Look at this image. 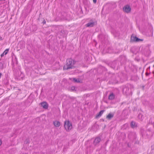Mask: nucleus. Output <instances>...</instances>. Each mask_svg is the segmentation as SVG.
<instances>
[{"label":"nucleus","mask_w":154,"mask_h":154,"mask_svg":"<svg viewBox=\"0 0 154 154\" xmlns=\"http://www.w3.org/2000/svg\"><path fill=\"white\" fill-rule=\"evenodd\" d=\"M76 62L75 60H72L71 58L68 59L66 60V64L63 67L64 70H68L69 69H74L75 66H74Z\"/></svg>","instance_id":"f257e3e1"},{"label":"nucleus","mask_w":154,"mask_h":154,"mask_svg":"<svg viewBox=\"0 0 154 154\" xmlns=\"http://www.w3.org/2000/svg\"><path fill=\"white\" fill-rule=\"evenodd\" d=\"M123 93L126 95H128L132 94L131 89V85L128 84L125 86L123 89Z\"/></svg>","instance_id":"f03ea898"},{"label":"nucleus","mask_w":154,"mask_h":154,"mask_svg":"<svg viewBox=\"0 0 154 154\" xmlns=\"http://www.w3.org/2000/svg\"><path fill=\"white\" fill-rule=\"evenodd\" d=\"M64 126L65 129L68 131H69L72 128V123L69 120H66L64 122Z\"/></svg>","instance_id":"7ed1b4c3"},{"label":"nucleus","mask_w":154,"mask_h":154,"mask_svg":"<svg viewBox=\"0 0 154 154\" xmlns=\"http://www.w3.org/2000/svg\"><path fill=\"white\" fill-rule=\"evenodd\" d=\"M123 10L126 13H129L131 11V8L129 5H127L124 6L123 8Z\"/></svg>","instance_id":"20e7f679"},{"label":"nucleus","mask_w":154,"mask_h":154,"mask_svg":"<svg viewBox=\"0 0 154 154\" xmlns=\"http://www.w3.org/2000/svg\"><path fill=\"white\" fill-rule=\"evenodd\" d=\"M98 37L101 41L103 42L106 38V36L104 34H101L98 35Z\"/></svg>","instance_id":"39448f33"},{"label":"nucleus","mask_w":154,"mask_h":154,"mask_svg":"<svg viewBox=\"0 0 154 154\" xmlns=\"http://www.w3.org/2000/svg\"><path fill=\"white\" fill-rule=\"evenodd\" d=\"M116 61H114L109 63V65L113 69H115L116 66L119 64Z\"/></svg>","instance_id":"423d86ee"},{"label":"nucleus","mask_w":154,"mask_h":154,"mask_svg":"<svg viewBox=\"0 0 154 154\" xmlns=\"http://www.w3.org/2000/svg\"><path fill=\"white\" fill-rule=\"evenodd\" d=\"M40 104L41 106L45 109H47L48 108V105L46 102H43L40 103Z\"/></svg>","instance_id":"0eeeda50"},{"label":"nucleus","mask_w":154,"mask_h":154,"mask_svg":"<svg viewBox=\"0 0 154 154\" xmlns=\"http://www.w3.org/2000/svg\"><path fill=\"white\" fill-rule=\"evenodd\" d=\"M138 38L136 36H133V35H132L131 36V42H138Z\"/></svg>","instance_id":"6e6552de"},{"label":"nucleus","mask_w":154,"mask_h":154,"mask_svg":"<svg viewBox=\"0 0 154 154\" xmlns=\"http://www.w3.org/2000/svg\"><path fill=\"white\" fill-rule=\"evenodd\" d=\"M101 139L100 137H97L93 141L94 144L95 146L98 144L100 141Z\"/></svg>","instance_id":"1a4fd4ad"},{"label":"nucleus","mask_w":154,"mask_h":154,"mask_svg":"<svg viewBox=\"0 0 154 154\" xmlns=\"http://www.w3.org/2000/svg\"><path fill=\"white\" fill-rule=\"evenodd\" d=\"M114 116L113 113L110 112L106 116V118L108 120H110Z\"/></svg>","instance_id":"9d476101"},{"label":"nucleus","mask_w":154,"mask_h":154,"mask_svg":"<svg viewBox=\"0 0 154 154\" xmlns=\"http://www.w3.org/2000/svg\"><path fill=\"white\" fill-rule=\"evenodd\" d=\"M131 126L132 128H134L137 127V124L134 121H132L130 123Z\"/></svg>","instance_id":"9b49d317"},{"label":"nucleus","mask_w":154,"mask_h":154,"mask_svg":"<svg viewBox=\"0 0 154 154\" xmlns=\"http://www.w3.org/2000/svg\"><path fill=\"white\" fill-rule=\"evenodd\" d=\"M95 25V23L94 22H89L86 24V26L87 27H92L94 26Z\"/></svg>","instance_id":"f8f14e48"},{"label":"nucleus","mask_w":154,"mask_h":154,"mask_svg":"<svg viewBox=\"0 0 154 154\" xmlns=\"http://www.w3.org/2000/svg\"><path fill=\"white\" fill-rule=\"evenodd\" d=\"M104 111V110H101V111H100L99 112V113L97 114L96 116V117H95V118H98V117H100V116L102 115L103 113V112Z\"/></svg>","instance_id":"ddd939ff"},{"label":"nucleus","mask_w":154,"mask_h":154,"mask_svg":"<svg viewBox=\"0 0 154 154\" xmlns=\"http://www.w3.org/2000/svg\"><path fill=\"white\" fill-rule=\"evenodd\" d=\"M106 52L109 53H114L113 49L112 48H108L106 50Z\"/></svg>","instance_id":"4468645a"},{"label":"nucleus","mask_w":154,"mask_h":154,"mask_svg":"<svg viewBox=\"0 0 154 154\" xmlns=\"http://www.w3.org/2000/svg\"><path fill=\"white\" fill-rule=\"evenodd\" d=\"M53 124L55 127H59L60 125V122L58 121H56L53 122Z\"/></svg>","instance_id":"2eb2a0df"},{"label":"nucleus","mask_w":154,"mask_h":154,"mask_svg":"<svg viewBox=\"0 0 154 154\" xmlns=\"http://www.w3.org/2000/svg\"><path fill=\"white\" fill-rule=\"evenodd\" d=\"M72 81L75 83H80L81 82V80L79 79H76L75 78H72Z\"/></svg>","instance_id":"dca6fc26"},{"label":"nucleus","mask_w":154,"mask_h":154,"mask_svg":"<svg viewBox=\"0 0 154 154\" xmlns=\"http://www.w3.org/2000/svg\"><path fill=\"white\" fill-rule=\"evenodd\" d=\"M115 96L113 93H112L109 95L108 99L109 100H112L114 99Z\"/></svg>","instance_id":"f3484780"},{"label":"nucleus","mask_w":154,"mask_h":154,"mask_svg":"<svg viewBox=\"0 0 154 154\" xmlns=\"http://www.w3.org/2000/svg\"><path fill=\"white\" fill-rule=\"evenodd\" d=\"M66 31L64 30H62L59 32V34L61 35H63L66 32Z\"/></svg>","instance_id":"a211bd4d"},{"label":"nucleus","mask_w":154,"mask_h":154,"mask_svg":"<svg viewBox=\"0 0 154 154\" xmlns=\"http://www.w3.org/2000/svg\"><path fill=\"white\" fill-rule=\"evenodd\" d=\"M146 135H152V132L149 129H148L146 131Z\"/></svg>","instance_id":"6ab92c4d"},{"label":"nucleus","mask_w":154,"mask_h":154,"mask_svg":"<svg viewBox=\"0 0 154 154\" xmlns=\"http://www.w3.org/2000/svg\"><path fill=\"white\" fill-rule=\"evenodd\" d=\"M71 90L72 91H76V89H75V87L74 86H72L71 87Z\"/></svg>","instance_id":"aec40b11"},{"label":"nucleus","mask_w":154,"mask_h":154,"mask_svg":"<svg viewBox=\"0 0 154 154\" xmlns=\"http://www.w3.org/2000/svg\"><path fill=\"white\" fill-rule=\"evenodd\" d=\"M29 143V139H26L24 141V143L26 144H27Z\"/></svg>","instance_id":"412c9836"},{"label":"nucleus","mask_w":154,"mask_h":154,"mask_svg":"<svg viewBox=\"0 0 154 154\" xmlns=\"http://www.w3.org/2000/svg\"><path fill=\"white\" fill-rule=\"evenodd\" d=\"M9 51V49H6L3 52L5 55H6L7 54Z\"/></svg>","instance_id":"4be33fe9"},{"label":"nucleus","mask_w":154,"mask_h":154,"mask_svg":"<svg viewBox=\"0 0 154 154\" xmlns=\"http://www.w3.org/2000/svg\"><path fill=\"white\" fill-rule=\"evenodd\" d=\"M3 64L2 63H0V69H2Z\"/></svg>","instance_id":"5701e85b"},{"label":"nucleus","mask_w":154,"mask_h":154,"mask_svg":"<svg viewBox=\"0 0 154 154\" xmlns=\"http://www.w3.org/2000/svg\"><path fill=\"white\" fill-rule=\"evenodd\" d=\"M143 40V39H140L139 38H138V42H140V41H142Z\"/></svg>","instance_id":"b1692460"},{"label":"nucleus","mask_w":154,"mask_h":154,"mask_svg":"<svg viewBox=\"0 0 154 154\" xmlns=\"http://www.w3.org/2000/svg\"><path fill=\"white\" fill-rule=\"evenodd\" d=\"M32 27L34 29V30H36L37 29V28L36 27V26L35 25L33 26Z\"/></svg>","instance_id":"393cba45"},{"label":"nucleus","mask_w":154,"mask_h":154,"mask_svg":"<svg viewBox=\"0 0 154 154\" xmlns=\"http://www.w3.org/2000/svg\"><path fill=\"white\" fill-rule=\"evenodd\" d=\"M43 24H45L46 23V21L45 20H43V22H42V23Z\"/></svg>","instance_id":"a878e982"},{"label":"nucleus","mask_w":154,"mask_h":154,"mask_svg":"<svg viewBox=\"0 0 154 154\" xmlns=\"http://www.w3.org/2000/svg\"><path fill=\"white\" fill-rule=\"evenodd\" d=\"M20 72L21 73L20 76H22L21 77L22 78L23 76V73Z\"/></svg>","instance_id":"bb28decb"},{"label":"nucleus","mask_w":154,"mask_h":154,"mask_svg":"<svg viewBox=\"0 0 154 154\" xmlns=\"http://www.w3.org/2000/svg\"><path fill=\"white\" fill-rule=\"evenodd\" d=\"M93 0V2L95 4L96 3V2H97V0Z\"/></svg>","instance_id":"cd10ccee"},{"label":"nucleus","mask_w":154,"mask_h":154,"mask_svg":"<svg viewBox=\"0 0 154 154\" xmlns=\"http://www.w3.org/2000/svg\"><path fill=\"white\" fill-rule=\"evenodd\" d=\"M5 54H4V53H3L1 55V57H3L4 56V55Z\"/></svg>","instance_id":"c85d7f7f"},{"label":"nucleus","mask_w":154,"mask_h":154,"mask_svg":"<svg viewBox=\"0 0 154 154\" xmlns=\"http://www.w3.org/2000/svg\"><path fill=\"white\" fill-rule=\"evenodd\" d=\"M150 73H148V72H146V76L148 75Z\"/></svg>","instance_id":"c756f323"},{"label":"nucleus","mask_w":154,"mask_h":154,"mask_svg":"<svg viewBox=\"0 0 154 154\" xmlns=\"http://www.w3.org/2000/svg\"><path fill=\"white\" fill-rule=\"evenodd\" d=\"M2 144V141L1 139H0V146Z\"/></svg>","instance_id":"7c9ffc66"},{"label":"nucleus","mask_w":154,"mask_h":154,"mask_svg":"<svg viewBox=\"0 0 154 154\" xmlns=\"http://www.w3.org/2000/svg\"><path fill=\"white\" fill-rule=\"evenodd\" d=\"M141 116L142 115L141 114H139V116Z\"/></svg>","instance_id":"2f4dec72"},{"label":"nucleus","mask_w":154,"mask_h":154,"mask_svg":"<svg viewBox=\"0 0 154 154\" xmlns=\"http://www.w3.org/2000/svg\"><path fill=\"white\" fill-rule=\"evenodd\" d=\"M152 73H153V74H154V71H153V72H152Z\"/></svg>","instance_id":"473e14b6"},{"label":"nucleus","mask_w":154,"mask_h":154,"mask_svg":"<svg viewBox=\"0 0 154 154\" xmlns=\"http://www.w3.org/2000/svg\"><path fill=\"white\" fill-rule=\"evenodd\" d=\"M22 154H27L26 153H23Z\"/></svg>","instance_id":"72a5a7b5"},{"label":"nucleus","mask_w":154,"mask_h":154,"mask_svg":"<svg viewBox=\"0 0 154 154\" xmlns=\"http://www.w3.org/2000/svg\"><path fill=\"white\" fill-rule=\"evenodd\" d=\"M128 146H129V145H128Z\"/></svg>","instance_id":"f704fd0d"},{"label":"nucleus","mask_w":154,"mask_h":154,"mask_svg":"<svg viewBox=\"0 0 154 154\" xmlns=\"http://www.w3.org/2000/svg\"><path fill=\"white\" fill-rule=\"evenodd\" d=\"M128 146H129V145H128Z\"/></svg>","instance_id":"c9c22d12"},{"label":"nucleus","mask_w":154,"mask_h":154,"mask_svg":"<svg viewBox=\"0 0 154 154\" xmlns=\"http://www.w3.org/2000/svg\"><path fill=\"white\" fill-rule=\"evenodd\" d=\"M128 146H129V145H128Z\"/></svg>","instance_id":"e433bc0d"},{"label":"nucleus","mask_w":154,"mask_h":154,"mask_svg":"<svg viewBox=\"0 0 154 154\" xmlns=\"http://www.w3.org/2000/svg\"><path fill=\"white\" fill-rule=\"evenodd\" d=\"M153 67H154V65L153 66Z\"/></svg>","instance_id":"4c0bfd02"},{"label":"nucleus","mask_w":154,"mask_h":154,"mask_svg":"<svg viewBox=\"0 0 154 154\" xmlns=\"http://www.w3.org/2000/svg\"><path fill=\"white\" fill-rule=\"evenodd\" d=\"M150 67H149V69H150Z\"/></svg>","instance_id":"58836bf2"},{"label":"nucleus","mask_w":154,"mask_h":154,"mask_svg":"<svg viewBox=\"0 0 154 154\" xmlns=\"http://www.w3.org/2000/svg\"><path fill=\"white\" fill-rule=\"evenodd\" d=\"M142 130H143V129L141 131H142Z\"/></svg>","instance_id":"ea45409f"}]
</instances>
